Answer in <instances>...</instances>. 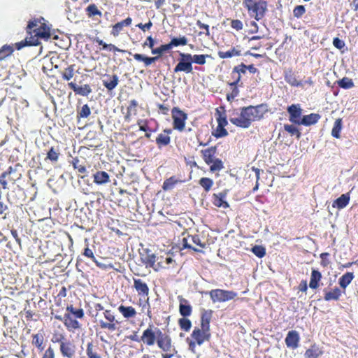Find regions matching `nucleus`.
I'll list each match as a JSON object with an SVG mask.
<instances>
[{
  "label": "nucleus",
  "mask_w": 358,
  "mask_h": 358,
  "mask_svg": "<svg viewBox=\"0 0 358 358\" xmlns=\"http://www.w3.org/2000/svg\"><path fill=\"white\" fill-rule=\"evenodd\" d=\"M193 70L192 55L189 53L180 52L178 62L174 68V72L180 71L186 73H192Z\"/></svg>",
  "instance_id": "nucleus-3"
},
{
  "label": "nucleus",
  "mask_w": 358,
  "mask_h": 358,
  "mask_svg": "<svg viewBox=\"0 0 358 358\" xmlns=\"http://www.w3.org/2000/svg\"><path fill=\"white\" fill-rule=\"evenodd\" d=\"M284 129L292 136H295L298 139L300 138L301 134L294 125L285 124H284Z\"/></svg>",
  "instance_id": "nucleus-41"
},
{
  "label": "nucleus",
  "mask_w": 358,
  "mask_h": 358,
  "mask_svg": "<svg viewBox=\"0 0 358 358\" xmlns=\"http://www.w3.org/2000/svg\"><path fill=\"white\" fill-rule=\"evenodd\" d=\"M91 113L90 108L87 104H85L81 108L80 110L78 113V117L79 118H86Z\"/></svg>",
  "instance_id": "nucleus-53"
},
{
  "label": "nucleus",
  "mask_w": 358,
  "mask_h": 358,
  "mask_svg": "<svg viewBox=\"0 0 358 358\" xmlns=\"http://www.w3.org/2000/svg\"><path fill=\"white\" fill-rule=\"evenodd\" d=\"M338 85L343 89H350L354 86V83L351 78L344 77L342 79L338 80Z\"/></svg>",
  "instance_id": "nucleus-38"
},
{
  "label": "nucleus",
  "mask_w": 358,
  "mask_h": 358,
  "mask_svg": "<svg viewBox=\"0 0 358 358\" xmlns=\"http://www.w3.org/2000/svg\"><path fill=\"white\" fill-rule=\"evenodd\" d=\"M178 324L180 329L185 331H189L192 327L191 321L189 319L184 317L178 320Z\"/></svg>",
  "instance_id": "nucleus-46"
},
{
  "label": "nucleus",
  "mask_w": 358,
  "mask_h": 358,
  "mask_svg": "<svg viewBox=\"0 0 358 358\" xmlns=\"http://www.w3.org/2000/svg\"><path fill=\"white\" fill-rule=\"evenodd\" d=\"M134 58L138 62H143L146 66H150L153 63V59L151 57L145 56L142 54L136 53L134 55Z\"/></svg>",
  "instance_id": "nucleus-45"
},
{
  "label": "nucleus",
  "mask_w": 358,
  "mask_h": 358,
  "mask_svg": "<svg viewBox=\"0 0 358 358\" xmlns=\"http://www.w3.org/2000/svg\"><path fill=\"white\" fill-rule=\"evenodd\" d=\"M182 182V180L176 179L174 176H171L164 180L162 188L165 191L171 190L174 187L176 184Z\"/></svg>",
  "instance_id": "nucleus-32"
},
{
  "label": "nucleus",
  "mask_w": 358,
  "mask_h": 358,
  "mask_svg": "<svg viewBox=\"0 0 358 358\" xmlns=\"http://www.w3.org/2000/svg\"><path fill=\"white\" fill-rule=\"evenodd\" d=\"M216 150V146H213L208 149L201 150L203 159L207 164H210L213 162Z\"/></svg>",
  "instance_id": "nucleus-20"
},
{
  "label": "nucleus",
  "mask_w": 358,
  "mask_h": 358,
  "mask_svg": "<svg viewBox=\"0 0 358 358\" xmlns=\"http://www.w3.org/2000/svg\"><path fill=\"white\" fill-rule=\"evenodd\" d=\"M143 252L145 253V255L143 253L140 252L142 263L145 264L147 266L153 267L156 262V255L154 253H152L151 250L148 248L144 249Z\"/></svg>",
  "instance_id": "nucleus-15"
},
{
  "label": "nucleus",
  "mask_w": 358,
  "mask_h": 358,
  "mask_svg": "<svg viewBox=\"0 0 358 358\" xmlns=\"http://www.w3.org/2000/svg\"><path fill=\"white\" fill-rule=\"evenodd\" d=\"M333 45L337 49L341 50L345 46V42L339 38L335 37L333 39Z\"/></svg>",
  "instance_id": "nucleus-61"
},
{
  "label": "nucleus",
  "mask_w": 358,
  "mask_h": 358,
  "mask_svg": "<svg viewBox=\"0 0 358 358\" xmlns=\"http://www.w3.org/2000/svg\"><path fill=\"white\" fill-rule=\"evenodd\" d=\"M94 346L92 342L88 343L86 350V354L89 358H101L96 352Z\"/></svg>",
  "instance_id": "nucleus-42"
},
{
  "label": "nucleus",
  "mask_w": 358,
  "mask_h": 358,
  "mask_svg": "<svg viewBox=\"0 0 358 358\" xmlns=\"http://www.w3.org/2000/svg\"><path fill=\"white\" fill-rule=\"evenodd\" d=\"M247 71V65L244 64L243 63H241L240 65H238L235 66L233 69L232 74L237 73L241 75V73L245 74Z\"/></svg>",
  "instance_id": "nucleus-59"
},
{
  "label": "nucleus",
  "mask_w": 358,
  "mask_h": 358,
  "mask_svg": "<svg viewBox=\"0 0 358 358\" xmlns=\"http://www.w3.org/2000/svg\"><path fill=\"white\" fill-rule=\"evenodd\" d=\"M60 351L64 357L71 358L75 354V346L71 342H61Z\"/></svg>",
  "instance_id": "nucleus-17"
},
{
  "label": "nucleus",
  "mask_w": 358,
  "mask_h": 358,
  "mask_svg": "<svg viewBox=\"0 0 358 358\" xmlns=\"http://www.w3.org/2000/svg\"><path fill=\"white\" fill-rule=\"evenodd\" d=\"M59 158V152L56 151L54 147H51L47 153L46 159L51 162H57Z\"/></svg>",
  "instance_id": "nucleus-51"
},
{
  "label": "nucleus",
  "mask_w": 358,
  "mask_h": 358,
  "mask_svg": "<svg viewBox=\"0 0 358 358\" xmlns=\"http://www.w3.org/2000/svg\"><path fill=\"white\" fill-rule=\"evenodd\" d=\"M212 317V310L205 311L202 313L201 329L205 331H210V321Z\"/></svg>",
  "instance_id": "nucleus-25"
},
{
  "label": "nucleus",
  "mask_w": 358,
  "mask_h": 358,
  "mask_svg": "<svg viewBox=\"0 0 358 358\" xmlns=\"http://www.w3.org/2000/svg\"><path fill=\"white\" fill-rule=\"evenodd\" d=\"M289 113V120L296 124H299L301 119L302 109L299 104H292L287 108Z\"/></svg>",
  "instance_id": "nucleus-6"
},
{
  "label": "nucleus",
  "mask_w": 358,
  "mask_h": 358,
  "mask_svg": "<svg viewBox=\"0 0 358 358\" xmlns=\"http://www.w3.org/2000/svg\"><path fill=\"white\" fill-rule=\"evenodd\" d=\"M251 251L253 254H255L257 257L262 258L266 255V250L263 246L261 245H255L252 248Z\"/></svg>",
  "instance_id": "nucleus-50"
},
{
  "label": "nucleus",
  "mask_w": 358,
  "mask_h": 358,
  "mask_svg": "<svg viewBox=\"0 0 358 358\" xmlns=\"http://www.w3.org/2000/svg\"><path fill=\"white\" fill-rule=\"evenodd\" d=\"M173 128L180 131L185 128V121L187 119V115L180 110L178 107H173L171 110Z\"/></svg>",
  "instance_id": "nucleus-5"
},
{
  "label": "nucleus",
  "mask_w": 358,
  "mask_h": 358,
  "mask_svg": "<svg viewBox=\"0 0 358 358\" xmlns=\"http://www.w3.org/2000/svg\"><path fill=\"white\" fill-rule=\"evenodd\" d=\"M325 292L324 299L327 301L331 300L338 301L341 296V290L338 287H335L331 291L324 290Z\"/></svg>",
  "instance_id": "nucleus-24"
},
{
  "label": "nucleus",
  "mask_w": 358,
  "mask_h": 358,
  "mask_svg": "<svg viewBox=\"0 0 358 358\" xmlns=\"http://www.w3.org/2000/svg\"><path fill=\"white\" fill-rule=\"evenodd\" d=\"M342 126H343L342 119H341V118L336 119L334 122L332 130H331L332 136H334V138H340V133L342 129Z\"/></svg>",
  "instance_id": "nucleus-35"
},
{
  "label": "nucleus",
  "mask_w": 358,
  "mask_h": 358,
  "mask_svg": "<svg viewBox=\"0 0 358 358\" xmlns=\"http://www.w3.org/2000/svg\"><path fill=\"white\" fill-rule=\"evenodd\" d=\"M323 354V351L316 345H313L305 354V358H319Z\"/></svg>",
  "instance_id": "nucleus-26"
},
{
  "label": "nucleus",
  "mask_w": 358,
  "mask_h": 358,
  "mask_svg": "<svg viewBox=\"0 0 358 358\" xmlns=\"http://www.w3.org/2000/svg\"><path fill=\"white\" fill-rule=\"evenodd\" d=\"M93 182L97 185H104L110 182L109 174L103 171H97L93 175Z\"/></svg>",
  "instance_id": "nucleus-12"
},
{
  "label": "nucleus",
  "mask_w": 358,
  "mask_h": 358,
  "mask_svg": "<svg viewBox=\"0 0 358 358\" xmlns=\"http://www.w3.org/2000/svg\"><path fill=\"white\" fill-rule=\"evenodd\" d=\"M170 50H171L170 45L169 43H167V44L162 45L157 48H152V53L153 55H161L163 53L169 51Z\"/></svg>",
  "instance_id": "nucleus-49"
},
{
  "label": "nucleus",
  "mask_w": 358,
  "mask_h": 358,
  "mask_svg": "<svg viewBox=\"0 0 358 358\" xmlns=\"http://www.w3.org/2000/svg\"><path fill=\"white\" fill-rule=\"evenodd\" d=\"M64 322L67 328L76 329L80 328V324L78 320L73 319L69 314H65L64 316Z\"/></svg>",
  "instance_id": "nucleus-30"
},
{
  "label": "nucleus",
  "mask_w": 358,
  "mask_h": 358,
  "mask_svg": "<svg viewBox=\"0 0 358 358\" xmlns=\"http://www.w3.org/2000/svg\"><path fill=\"white\" fill-rule=\"evenodd\" d=\"M228 190L225 189L218 194H213V204L219 208H227L229 207V204L225 200L227 195Z\"/></svg>",
  "instance_id": "nucleus-10"
},
{
  "label": "nucleus",
  "mask_w": 358,
  "mask_h": 358,
  "mask_svg": "<svg viewBox=\"0 0 358 358\" xmlns=\"http://www.w3.org/2000/svg\"><path fill=\"white\" fill-rule=\"evenodd\" d=\"M118 310L125 318L133 317L136 314L135 308L132 306H124L121 305L118 307Z\"/></svg>",
  "instance_id": "nucleus-29"
},
{
  "label": "nucleus",
  "mask_w": 358,
  "mask_h": 358,
  "mask_svg": "<svg viewBox=\"0 0 358 358\" xmlns=\"http://www.w3.org/2000/svg\"><path fill=\"white\" fill-rule=\"evenodd\" d=\"M73 66L71 65L67 67L62 74V78L65 80H70L73 76Z\"/></svg>",
  "instance_id": "nucleus-56"
},
{
  "label": "nucleus",
  "mask_w": 358,
  "mask_h": 358,
  "mask_svg": "<svg viewBox=\"0 0 358 358\" xmlns=\"http://www.w3.org/2000/svg\"><path fill=\"white\" fill-rule=\"evenodd\" d=\"M354 274L352 272H347L345 274H343L338 280L339 285L343 288L345 289L352 282V280L354 279Z\"/></svg>",
  "instance_id": "nucleus-27"
},
{
  "label": "nucleus",
  "mask_w": 358,
  "mask_h": 358,
  "mask_svg": "<svg viewBox=\"0 0 358 358\" xmlns=\"http://www.w3.org/2000/svg\"><path fill=\"white\" fill-rule=\"evenodd\" d=\"M66 310L77 318H82L84 316V311L82 308L76 309L72 305H71L67 307Z\"/></svg>",
  "instance_id": "nucleus-52"
},
{
  "label": "nucleus",
  "mask_w": 358,
  "mask_h": 358,
  "mask_svg": "<svg viewBox=\"0 0 358 358\" xmlns=\"http://www.w3.org/2000/svg\"><path fill=\"white\" fill-rule=\"evenodd\" d=\"M211 164H212L210 166L211 172L219 171L224 168L222 160L218 158H215Z\"/></svg>",
  "instance_id": "nucleus-47"
},
{
  "label": "nucleus",
  "mask_w": 358,
  "mask_h": 358,
  "mask_svg": "<svg viewBox=\"0 0 358 358\" xmlns=\"http://www.w3.org/2000/svg\"><path fill=\"white\" fill-rule=\"evenodd\" d=\"M285 80L287 83H289L292 86H294V87L302 86L301 82L298 81L296 80L295 75L292 71H289L285 73Z\"/></svg>",
  "instance_id": "nucleus-31"
},
{
  "label": "nucleus",
  "mask_w": 358,
  "mask_h": 358,
  "mask_svg": "<svg viewBox=\"0 0 358 358\" xmlns=\"http://www.w3.org/2000/svg\"><path fill=\"white\" fill-rule=\"evenodd\" d=\"M87 11L90 17L94 15H101V12L97 8L95 4H90L87 8Z\"/></svg>",
  "instance_id": "nucleus-55"
},
{
  "label": "nucleus",
  "mask_w": 358,
  "mask_h": 358,
  "mask_svg": "<svg viewBox=\"0 0 358 358\" xmlns=\"http://www.w3.org/2000/svg\"><path fill=\"white\" fill-rule=\"evenodd\" d=\"M224 127H225L217 126L215 133L213 134V135L216 138H222V137L227 136L228 135V132Z\"/></svg>",
  "instance_id": "nucleus-58"
},
{
  "label": "nucleus",
  "mask_w": 358,
  "mask_h": 358,
  "mask_svg": "<svg viewBox=\"0 0 358 358\" xmlns=\"http://www.w3.org/2000/svg\"><path fill=\"white\" fill-rule=\"evenodd\" d=\"M141 341H143L148 345H153L156 341V335L152 326L150 325L149 328L146 329L141 337Z\"/></svg>",
  "instance_id": "nucleus-13"
},
{
  "label": "nucleus",
  "mask_w": 358,
  "mask_h": 358,
  "mask_svg": "<svg viewBox=\"0 0 358 358\" xmlns=\"http://www.w3.org/2000/svg\"><path fill=\"white\" fill-rule=\"evenodd\" d=\"M192 337L198 345H201L205 341L209 340L210 334L202 329L195 328L192 333Z\"/></svg>",
  "instance_id": "nucleus-8"
},
{
  "label": "nucleus",
  "mask_w": 358,
  "mask_h": 358,
  "mask_svg": "<svg viewBox=\"0 0 358 358\" xmlns=\"http://www.w3.org/2000/svg\"><path fill=\"white\" fill-rule=\"evenodd\" d=\"M40 44L39 41L34 36H31L29 37H27L25 39L16 43L15 48L17 50H20L26 46H36Z\"/></svg>",
  "instance_id": "nucleus-19"
},
{
  "label": "nucleus",
  "mask_w": 358,
  "mask_h": 358,
  "mask_svg": "<svg viewBox=\"0 0 358 358\" xmlns=\"http://www.w3.org/2000/svg\"><path fill=\"white\" fill-rule=\"evenodd\" d=\"M320 118L321 115L318 113H310L309 115H303L300 120L299 124L304 126L315 124Z\"/></svg>",
  "instance_id": "nucleus-16"
},
{
  "label": "nucleus",
  "mask_w": 358,
  "mask_h": 358,
  "mask_svg": "<svg viewBox=\"0 0 358 358\" xmlns=\"http://www.w3.org/2000/svg\"><path fill=\"white\" fill-rule=\"evenodd\" d=\"M134 287L139 295L148 296L149 294V287L148 285L141 279L134 278Z\"/></svg>",
  "instance_id": "nucleus-18"
},
{
  "label": "nucleus",
  "mask_w": 358,
  "mask_h": 358,
  "mask_svg": "<svg viewBox=\"0 0 358 358\" xmlns=\"http://www.w3.org/2000/svg\"><path fill=\"white\" fill-rule=\"evenodd\" d=\"M210 57L209 55H192V64L203 65L206 62V58Z\"/></svg>",
  "instance_id": "nucleus-40"
},
{
  "label": "nucleus",
  "mask_w": 358,
  "mask_h": 358,
  "mask_svg": "<svg viewBox=\"0 0 358 358\" xmlns=\"http://www.w3.org/2000/svg\"><path fill=\"white\" fill-rule=\"evenodd\" d=\"M306 13V8L303 5L296 6L293 10V15L296 18H300Z\"/></svg>",
  "instance_id": "nucleus-54"
},
{
  "label": "nucleus",
  "mask_w": 358,
  "mask_h": 358,
  "mask_svg": "<svg viewBox=\"0 0 358 358\" xmlns=\"http://www.w3.org/2000/svg\"><path fill=\"white\" fill-rule=\"evenodd\" d=\"M239 55H241V51L236 50L234 48H233L232 49H231L227 52H222V51L218 52V56L221 59L230 58L234 56H239Z\"/></svg>",
  "instance_id": "nucleus-36"
},
{
  "label": "nucleus",
  "mask_w": 358,
  "mask_h": 358,
  "mask_svg": "<svg viewBox=\"0 0 358 358\" xmlns=\"http://www.w3.org/2000/svg\"><path fill=\"white\" fill-rule=\"evenodd\" d=\"M157 345L164 352H171L172 349L171 338L169 336L164 337V339L157 341Z\"/></svg>",
  "instance_id": "nucleus-28"
},
{
  "label": "nucleus",
  "mask_w": 358,
  "mask_h": 358,
  "mask_svg": "<svg viewBox=\"0 0 358 358\" xmlns=\"http://www.w3.org/2000/svg\"><path fill=\"white\" fill-rule=\"evenodd\" d=\"M350 201L349 193L343 194L341 196L336 199L334 203L333 207L337 208L338 209H343L347 206Z\"/></svg>",
  "instance_id": "nucleus-22"
},
{
  "label": "nucleus",
  "mask_w": 358,
  "mask_h": 358,
  "mask_svg": "<svg viewBox=\"0 0 358 358\" xmlns=\"http://www.w3.org/2000/svg\"><path fill=\"white\" fill-rule=\"evenodd\" d=\"M243 4L250 16L257 21L262 20L268 10V2L265 0H243Z\"/></svg>",
  "instance_id": "nucleus-2"
},
{
  "label": "nucleus",
  "mask_w": 358,
  "mask_h": 358,
  "mask_svg": "<svg viewBox=\"0 0 358 358\" xmlns=\"http://www.w3.org/2000/svg\"><path fill=\"white\" fill-rule=\"evenodd\" d=\"M32 343L34 345H35L40 351H42L44 350V347L43 346V335L38 334L34 335Z\"/></svg>",
  "instance_id": "nucleus-44"
},
{
  "label": "nucleus",
  "mask_w": 358,
  "mask_h": 358,
  "mask_svg": "<svg viewBox=\"0 0 358 358\" xmlns=\"http://www.w3.org/2000/svg\"><path fill=\"white\" fill-rule=\"evenodd\" d=\"M211 300L215 302H225L234 299L237 294L233 291L223 290L220 289H213L209 292Z\"/></svg>",
  "instance_id": "nucleus-4"
},
{
  "label": "nucleus",
  "mask_w": 358,
  "mask_h": 358,
  "mask_svg": "<svg viewBox=\"0 0 358 358\" xmlns=\"http://www.w3.org/2000/svg\"><path fill=\"white\" fill-rule=\"evenodd\" d=\"M322 278L321 273L315 269H313L310 275V280L309 282V287L311 289H317L320 286V281Z\"/></svg>",
  "instance_id": "nucleus-23"
},
{
  "label": "nucleus",
  "mask_w": 358,
  "mask_h": 358,
  "mask_svg": "<svg viewBox=\"0 0 358 358\" xmlns=\"http://www.w3.org/2000/svg\"><path fill=\"white\" fill-rule=\"evenodd\" d=\"M92 92V89L89 85H84L83 86H78L76 94L87 96Z\"/></svg>",
  "instance_id": "nucleus-48"
},
{
  "label": "nucleus",
  "mask_w": 358,
  "mask_h": 358,
  "mask_svg": "<svg viewBox=\"0 0 358 358\" xmlns=\"http://www.w3.org/2000/svg\"><path fill=\"white\" fill-rule=\"evenodd\" d=\"M72 165L75 169H77L79 173H84L86 172V167L83 165L79 164V159L73 158L72 160Z\"/></svg>",
  "instance_id": "nucleus-57"
},
{
  "label": "nucleus",
  "mask_w": 358,
  "mask_h": 358,
  "mask_svg": "<svg viewBox=\"0 0 358 358\" xmlns=\"http://www.w3.org/2000/svg\"><path fill=\"white\" fill-rule=\"evenodd\" d=\"M199 184L205 189L206 192H208L213 185V180L209 178H201Z\"/></svg>",
  "instance_id": "nucleus-39"
},
{
  "label": "nucleus",
  "mask_w": 358,
  "mask_h": 358,
  "mask_svg": "<svg viewBox=\"0 0 358 358\" xmlns=\"http://www.w3.org/2000/svg\"><path fill=\"white\" fill-rule=\"evenodd\" d=\"M231 26L234 29L238 31L243 29V23L239 20H234L231 21Z\"/></svg>",
  "instance_id": "nucleus-64"
},
{
  "label": "nucleus",
  "mask_w": 358,
  "mask_h": 358,
  "mask_svg": "<svg viewBox=\"0 0 358 358\" xmlns=\"http://www.w3.org/2000/svg\"><path fill=\"white\" fill-rule=\"evenodd\" d=\"M99 323H100L101 327L103 328V329H109L110 331H114V330L116 329L115 324L112 323V322L107 323V322H105L103 320H101L99 322Z\"/></svg>",
  "instance_id": "nucleus-63"
},
{
  "label": "nucleus",
  "mask_w": 358,
  "mask_h": 358,
  "mask_svg": "<svg viewBox=\"0 0 358 358\" xmlns=\"http://www.w3.org/2000/svg\"><path fill=\"white\" fill-rule=\"evenodd\" d=\"M41 20H44V18L41 17L40 19H34L28 22V24L27 26V32L30 35V36H33L34 34L33 30L36 28H38L39 27V24H42L41 22Z\"/></svg>",
  "instance_id": "nucleus-34"
},
{
  "label": "nucleus",
  "mask_w": 358,
  "mask_h": 358,
  "mask_svg": "<svg viewBox=\"0 0 358 358\" xmlns=\"http://www.w3.org/2000/svg\"><path fill=\"white\" fill-rule=\"evenodd\" d=\"M132 19L128 17L125 20L119 22L113 26L112 34L115 36H118L124 27H128L131 24Z\"/></svg>",
  "instance_id": "nucleus-21"
},
{
  "label": "nucleus",
  "mask_w": 358,
  "mask_h": 358,
  "mask_svg": "<svg viewBox=\"0 0 358 358\" xmlns=\"http://www.w3.org/2000/svg\"><path fill=\"white\" fill-rule=\"evenodd\" d=\"M267 112L266 104H259L255 106H249L240 108L238 117H230L229 121L236 127L248 129L252 122L260 120Z\"/></svg>",
  "instance_id": "nucleus-1"
},
{
  "label": "nucleus",
  "mask_w": 358,
  "mask_h": 358,
  "mask_svg": "<svg viewBox=\"0 0 358 358\" xmlns=\"http://www.w3.org/2000/svg\"><path fill=\"white\" fill-rule=\"evenodd\" d=\"M217 113H219V117H217V121L218 123L217 126L226 127L228 124L227 120V117L225 115H221L220 112L217 110Z\"/></svg>",
  "instance_id": "nucleus-60"
},
{
  "label": "nucleus",
  "mask_w": 358,
  "mask_h": 358,
  "mask_svg": "<svg viewBox=\"0 0 358 358\" xmlns=\"http://www.w3.org/2000/svg\"><path fill=\"white\" fill-rule=\"evenodd\" d=\"M179 299V313L180 314L184 317H187L189 316L192 314V306L189 304V301L182 298V296H178Z\"/></svg>",
  "instance_id": "nucleus-14"
},
{
  "label": "nucleus",
  "mask_w": 358,
  "mask_h": 358,
  "mask_svg": "<svg viewBox=\"0 0 358 358\" xmlns=\"http://www.w3.org/2000/svg\"><path fill=\"white\" fill-rule=\"evenodd\" d=\"M239 94V90L238 87H234L230 94H227V99L228 101H232L235 97H236Z\"/></svg>",
  "instance_id": "nucleus-62"
},
{
  "label": "nucleus",
  "mask_w": 358,
  "mask_h": 358,
  "mask_svg": "<svg viewBox=\"0 0 358 358\" xmlns=\"http://www.w3.org/2000/svg\"><path fill=\"white\" fill-rule=\"evenodd\" d=\"M299 334L295 330L288 331L285 339L287 347L293 350L296 349L299 347Z\"/></svg>",
  "instance_id": "nucleus-7"
},
{
  "label": "nucleus",
  "mask_w": 358,
  "mask_h": 358,
  "mask_svg": "<svg viewBox=\"0 0 358 358\" xmlns=\"http://www.w3.org/2000/svg\"><path fill=\"white\" fill-rule=\"evenodd\" d=\"M13 52V47L8 45H4L0 49V62L5 57L10 55Z\"/></svg>",
  "instance_id": "nucleus-43"
},
{
  "label": "nucleus",
  "mask_w": 358,
  "mask_h": 358,
  "mask_svg": "<svg viewBox=\"0 0 358 358\" xmlns=\"http://www.w3.org/2000/svg\"><path fill=\"white\" fill-rule=\"evenodd\" d=\"M103 85L108 90H113L119 83L118 76L116 74L112 76L106 74L102 80Z\"/></svg>",
  "instance_id": "nucleus-11"
},
{
  "label": "nucleus",
  "mask_w": 358,
  "mask_h": 358,
  "mask_svg": "<svg viewBox=\"0 0 358 358\" xmlns=\"http://www.w3.org/2000/svg\"><path fill=\"white\" fill-rule=\"evenodd\" d=\"M170 141V136L165 134H159L156 138V143L158 145L159 148L169 145Z\"/></svg>",
  "instance_id": "nucleus-37"
},
{
  "label": "nucleus",
  "mask_w": 358,
  "mask_h": 358,
  "mask_svg": "<svg viewBox=\"0 0 358 358\" xmlns=\"http://www.w3.org/2000/svg\"><path fill=\"white\" fill-rule=\"evenodd\" d=\"M188 40L187 38L183 36L180 37H173L171 38V41L169 43L171 49L173 47H178L180 45H185L187 44Z\"/></svg>",
  "instance_id": "nucleus-33"
},
{
  "label": "nucleus",
  "mask_w": 358,
  "mask_h": 358,
  "mask_svg": "<svg viewBox=\"0 0 358 358\" xmlns=\"http://www.w3.org/2000/svg\"><path fill=\"white\" fill-rule=\"evenodd\" d=\"M34 36L36 38H42L45 41L51 38L50 28L45 24L42 23L38 28L33 30Z\"/></svg>",
  "instance_id": "nucleus-9"
}]
</instances>
